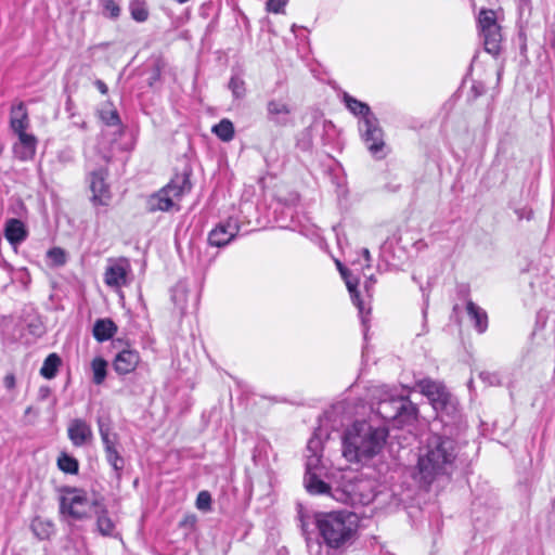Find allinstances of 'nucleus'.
<instances>
[{"label":"nucleus","instance_id":"nucleus-1","mask_svg":"<svg viewBox=\"0 0 555 555\" xmlns=\"http://www.w3.org/2000/svg\"><path fill=\"white\" fill-rule=\"evenodd\" d=\"M313 525L322 546L335 554L345 553L358 539L359 517L348 509L315 512Z\"/></svg>","mask_w":555,"mask_h":555},{"label":"nucleus","instance_id":"nucleus-2","mask_svg":"<svg viewBox=\"0 0 555 555\" xmlns=\"http://www.w3.org/2000/svg\"><path fill=\"white\" fill-rule=\"evenodd\" d=\"M457 443L454 439L440 435L430 436L420 449L417 476L422 483L429 486L441 476H449L455 468Z\"/></svg>","mask_w":555,"mask_h":555},{"label":"nucleus","instance_id":"nucleus-3","mask_svg":"<svg viewBox=\"0 0 555 555\" xmlns=\"http://www.w3.org/2000/svg\"><path fill=\"white\" fill-rule=\"evenodd\" d=\"M386 429L374 427L365 421L354 422L343 436V456L350 463H366L383 449Z\"/></svg>","mask_w":555,"mask_h":555},{"label":"nucleus","instance_id":"nucleus-4","mask_svg":"<svg viewBox=\"0 0 555 555\" xmlns=\"http://www.w3.org/2000/svg\"><path fill=\"white\" fill-rule=\"evenodd\" d=\"M191 175L190 167H184L181 172H177L168 184L147 198V210L150 212L169 211L172 208L179 210L178 203L192 190Z\"/></svg>","mask_w":555,"mask_h":555},{"label":"nucleus","instance_id":"nucleus-5","mask_svg":"<svg viewBox=\"0 0 555 555\" xmlns=\"http://www.w3.org/2000/svg\"><path fill=\"white\" fill-rule=\"evenodd\" d=\"M100 501L89 499L87 492L81 489L66 488L60 499V512L74 520L88 519Z\"/></svg>","mask_w":555,"mask_h":555},{"label":"nucleus","instance_id":"nucleus-6","mask_svg":"<svg viewBox=\"0 0 555 555\" xmlns=\"http://www.w3.org/2000/svg\"><path fill=\"white\" fill-rule=\"evenodd\" d=\"M376 411L385 421H398L399 424L410 423L417 415L416 405L402 397L379 401Z\"/></svg>","mask_w":555,"mask_h":555},{"label":"nucleus","instance_id":"nucleus-7","mask_svg":"<svg viewBox=\"0 0 555 555\" xmlns=\"http://www.w3.org/2000/svg\"><path fill=\"white\" fill-rule=\"evenodd\" d=\"M478 27L483 40L486 52L496 56L501 51V27L496 23V15L493 10H481L478 16Z\"/></svg>","mask_w":555,"mask_h":555},{"label":"nucleus","instance_id":"nucleus-8","mask_svg":"<svg viewBox=\"0 0 555 555\" xmlns=\"http://www.w3.org/2000/svg\"><path fill=\"white\" fill-rule=\"evenodd\" d=\"M359 131L366 149L377 159L386 156L384 131L379 125L377 117H370L365 120H360Z\"/></svg>","mask_w":555,"mask_h":555},{"label":"nucleus","instance_id":"nucleus-9","mask_svg":"<svg viewBox=\"0 0 555 555\" xmlns=\"http://www.w3.org/2000/svg\"><path fill=\"white\" fill-rule=\"evenodd\" d=\"M324 473H315V475H305L304 485L308 493L312 495L328 494L338 502L346 504H354L358 502L356 494L349 490H335L332 492L331 487L322 480Z\"/></svg>","mask_w":555,"mask_h":555},{"label":"nucleus","instance_id":"nucleus-10","mask_svg":"<svg viewBox=\"0 0 555 555\" xmlns=\"http://www.w3.org/2000/svg\"><path fill=\"white\" fill-rule=\"evenodd\" d=\"M241 229L240 221L235 217H229L227 220L219 222L209 233L208 243L215 247H224L229 245Z\"/></svg>","mask_w":555,"mask_h":555},{"label":"nucleus","instance_id":"nucleus-11","mask_svg":"<svg viewBox=\"0 0 555 555\" xmlns=\"http://www.w3.org/2000/svg\"><path fill=\"white\" fill-rule=\"evenodd\" d=\"M89 185L92 192V204L94 206H107L111 201V192L104 170L92 171L89 176Z\"/></svg>","mask_w":555,"mask_h":555},{"label":"nucleus","instance_id":"nucleus-12","mask_svg":"<svg viewBox=\"0 0 555 555\" xmlns=\"http://www.w3.org/2000/svg\"><path fill=\"white\" fill-rule=\"evenodd\" d=\"M417 387L428 398L435 410L444 409L451 399L446 387L434 380L423 379L418 382Z\"/></svg>","mask_w":555,"mask_h":555},{"label":"nucleus","instance_id":"nucleus-13","mask_svg":"<svg viewBox=\"0 0 555 555\" xmlns=\"http://www.w3.org/2000/svg\"><path fill=\"white\" fill-rule=\"evenodd\" d=\"M129 271L130 266L127 259L114 261L105 270L104 282L109 287L120 288L127 285Z\"/></svg>","mask_w":555,"mask_h":555},{"label":"nucleus","instance_id":"nucleus-14","mask_svg":"<svg viewBox=\"0 0 555 555\" xmlns=\"http://www.w3.org/2000/svg\"><path fill=\"white\" fill-rule=\"evenodd\" d=\"M67 436L74 447H82L93 439L91 426L82 418H74L68 423Z\"/></svg>","mask_w":555,"mask_h":555},{"label":"nucleus","instance_id":"nucleus-15","mask_svg":"<svg viewBox=\"0 0 555 555\" xmlns=\"http://www.w3.org/2000/svg\"><path fill=\"white\" fill-rule=\"evenodd\" d=\"M291 106L281 99H272L267 103V119L275 126L285 127L291 122Z\"/></svg>","mask_w":555,"mask_h":555},{"label":"nucleus","instance_id":"nucleus-16","mask_svg":"<svg viewBox=\"0 0 555 555\" xmlns=\"http://www.w3.org/2000/svg\"><path fill=\"white\" fill-rule=\"evenodd\" d=\"M140 362L139 352L134 349L119 351L113 361V367L119 375H126L135 370Z\"/></svg>","mask_w":555,"mask_h":555},{"label":"nucleus","instance_id":"nucleus-17","mask_svg":"<svg viewBox=\"0 0 555 555\" xmlns=\"http://www.w3.org/2000/svg\"><path fill=\"white\" fill-rule=\"evenodd\" d=\"M340 274L344 278L348 292L350 294L351 300L353 305L358 308L359 314L361 317L362 324L364 328H367V315L370 314L371 308H367L365 310L364 302L360 299L359 291H358V280L353 279L350 274L348 269H340Z\"/></svg>","mask_w":555,"mask_h":555},{"label":"nucleus","instance_id":"nucleus-18","mask_svg":"<svg viewBox=\"0 0 555 555\" xmlns=\"http://www.w3.org/2000/svg\"><path fill=\"white\" fill-rule=\"evenodd\" d=\"M18 141L13 146V153L22 162L34 158L37 150V139L34 134L18 133Z\"/></svg>","mask_w":555,"mask_h":555},{"label":"nucleus","instance_id":"nucleus-19","mask_svg":"<svg viewBox=\"0 0 555 555\" xmlns=\"http://www.w3.org/2000/svg\"><path fill=\"white\" fill-rule=\"evenodd\" d=\"M4 236L12 246L16 247L27 238L28 231L22 220L11 218L4 224Z\"/></svg>","mask_w":555,"mask_h":555},{"label":"nucleus","instance_id":"nucleus-20","mask_svg":"<svg viewBox=\"0 0 555 555\" xmlns=\"http://www.w3.org/2000/svg\"><path fill=\"white\" fill-rule=\"evenodd\" d=\"M321 441L318 438H311L308 441L307 449L311 454L307 455L306 475H315V473H324L325 467L322 465L321 454L319 450Z\"/></svg>","mask_w":555,"mask_h":555},{"label":"nucleus","instance_id":"nucleus-21","mask_svg":"<svg viewBox=\"0 0 555 555\" xmlns=\"http://www.w3.org/2000/svg\"><path fill=\"white\" fill-rule=\"evenodd\" d=\"M299 527L310 555H328V552L323 550L320 539L312 535V530L309 528L307 518L302 513L299 514Z\"/></svg>","mask_w":555,"mask_h":555},{"label":"nucleus","instance_id":"nucleus-22","mask_svg":"<svg viewBox=\"0 0 555 555\" xmlns=\"http://www.w3.org/2000/svg\"><path fill=\"white\" fill-rule=\"evenodd\" d=\"M92 515H94L96 518V529L99 533L103 537L113 535L115 530V522L109 517L108 511L103 503V500H101L99 504L95 505V509L93 511Z\"/></svg>","mask_w":555,"mask_h":555},{"label":"nucleus","instance_id":"nucleus-23","mask_svg":"<svg viewBox=\"0 0 555 555\" xmlns=\"http://www.w3.org/2000/svg\"><path fill=\"white\" fill-rule=\"evenodd\" d=\"M10 125L16 134L26 132L29 120L26 106L23 102H20L17 105L12 107Z\"/></svg>","mask_w":555,"mask_h":555},{"label":"nucleus","instance_id":"nucleus-24","mask_svg":"<svg viewBox=\"0 0 555 555\" xmlns=\"http://www.w3.org/2000/svg\"><path fill=\"white\" fill-rule=\"evenodd\" d=\"M466 312L469 320L474 323V327L477 330V332L485 333L488 328L487 312L472 300L466 304Z\"/></svg>","mask_w":555,"mask_h":555},{"label":"nucleus","instance_id":"nucleus-25","mask_svg":"<svg viewBox=\"0 0 555 555\" xmlns=\"http://www.w3.org/2000/svg\"><path fill=\"white\" fill-rule=\"evenodd\" d=\"M117 331L116 324L111 319H99L93 325V336L99 343L111 339Z\"/></svg>","mask_w":555,"mask_h":555},{"label":"nucleus","instance_id":"nucleus-26","mask_svg":"<svg viewBox=\"0 0 555 555\" xmlns=\"http://www.w3.org/2000/svg\"><path fill=\"white\" fill-rule=\"evenodd\" d=\"M343 100L350 113H352L354 116L361 117V120L367 119L369 116L375 117L371 111V107L366 103L349 95L348 93L344 94Z\"/></svg>","mask_w":555,"mask_h":555},{"label":"nucleus","instance_id":"nucleus-27","mask_svg":"<svg viewBox=\"0 0 555 555\" xmlns=\"http://www.w3.org/2000/svg\"><path fill=\"white\" fill-rule=\"evenodd\" d=\"M99 116L101 120L109 127H117V131L119 133L122 132V124L119 117V114L116 108L113 107L111 103H105L101 109L99 111Z\"/></svg>","mask_w":555,"mask_h":555},{"label":"nucleus","instance_id":"nucleus-28","mask_svg":"<svg viewBox=\"0 0 555 555\" xmlns=\"http://www.w3.org/2000/svg\"><path fill=\"white\" fill-rule=\"evenodd\" d=\"M211 131L223 142H229L234 138L233 122L227 118L215 125Z\"/></svg>","mask_w":555,"mask_h":555},{"label":"nucleus","instance_id":"nucleus-29","mask_svg":"<svg viewBox=\"0 0 555 555\" xmlns=\"http://www.w3.org/2000/svg\"><path fill=\"white\" fill-rule=\"evenodd\" d=\"M61 362V358L56 353H50L43 361L40 374L47 379L53 378L57 373Z\"/></svg>","mask_w":555,"mask_h":555},{"label":"nucleus","instance_id":"nucleus-30","mask_svg":"<svg viewBox=\"0 0 555 555\" xmlns=\"http://www.w3.org/2000/svg\"><path fill=\"white\" fill-rule=\"evenodd\" d=\"M30 528L34 534L40 540L48 539L53 533L54 530L52 522L39 517L35 518L31 521Z\"/></svg>","mask_w":555,"mask_h":555},{"label":"nucleus","instance_id":"nucleus-31","mask_svg":"<svg viewBox=\"0 0 555 555\" xmlns=\"http://www.w3.org/2000/svg\"><path fill=\"white\" fill-rule=\"evenodd\" d=\"M92 370V382L95 385H101L106 378L107 374V362L101 358L96 357L91 362Z\"/></svg>","mask_w":555,"mask_h":555},{"label":"nucleus","instance_id":"nucleus-32","mask_svg":"<svg viewBox=\"0 0 555 555\" xmlns=\"http://www.w3.org/2000/svg\"><path fill=\"white\" fill-rule=\"evenodd\" d=\"M57 467L65 474L76 475L79 470V463L67 453H62L57 459Z\"/></svg>","mask_w":555,"mask_h":555},{"label":"nucleus","instance_id":"nucleus-33","mask_svg":"<svg viewBox=\"0 0 555 555\" xmlns=\"http://www.w3.org/2000/svg\"><path fill=\"white\" fill-rule=\"evenodd\" d=\"M131 17L137 22H145L149 17V11L145 0H131L129 3Z\"/></svg>","mask_w":555,"mask_h":555},{"label":"nucleus","instance_id":"nucleus-34","mask_svg":"<svg viewBox=\"0 0 555 555\" xmlns=\"http://www.w3.org/2000/svg\"><path fill=\"white\" fill-rule=\"evenodd\" d=\"M104 452H105V457H106L107 462L113 467L116 475L119 477L124 469V466H125L124 457L120 455L117 448L111 449V450H107Z\"/></svg>","mask_w":555,"mask_h":555},{"label":"nucleus","instance_id":"nucleus-35","mask_svg":"<svg viewBox=\"0 0 555 555\" xmlns=\"http://www.w3.org/2000/svg\"><path fill=\"white\" fill-rule=\"evenodd\" d=\"M229 89L231 90L235 99H242L245 96V82L242 78L237 76L231 77L229 81Z\"/></svg>","mask_w":555,"mask_h":555},{"label":"nucleus","instance_id":"nucleus-36","mask_svg":"<svg viewBox=\"0 0 555 555\" xmlns=\"http://www.w3.org/2000/svg\"><path fill=\"white\" fill-rule=\"evenodd\" d=\"M100 437H107V435H116L113 433L112 421L108 416H99L96 420Z\"/></svg>","mask_w":555,"mask_h":555},{"label":"nucleus","instance_id":"nucleus-37","mask_svg":"<svg viewBox=\"0 0 555 555\" xmlns=\"http://www.w3.org/2000/svg\"><path fill=\"white\" fill-rule=\"evenodd\" d=\"M104 12L112 18H117L120 14V8L114 0H102Z\"/></svg>","mask_w":555,"mask_h":555},{"label":"nucleus","instance_id":"nucleus-38","mask_svg":"<svg viewBox=\"0 0 555 555\" xmlns=\"http://www.w3.org/2000/svg\"><path fill=\"white\" fill-rule=\"evenodd\" d=\"M287 1L288 0H268L266 4L267 11L274 14L283 13Z\"/></svg>","mask_w":555,"mask_h":555},{"label":"nucleus","instance_id":"nucleus-39","mask_svg":"<svg viewBox=\"0 0 555 555\" xmlns=\"http://www.w3.org/2000/svg\"><path fill=\"white\" fill-rule=\"evenodd\" d=\"M211 496L207 491H201L196 499V507L201 511H207L210 507Z\"/></svg>","mask_w":555,"mask_h":555},{"label":"nucleus","instance_id":"nucleus-40","mask_svg":"<svg viewBox=\"0 0 555 555\" xmlns=\"http://www.w3.org/2000/svg\"><path fill=\"white\" fill-rule=\"evenodd\" d=\"M48 257L55 263V264H64L66 261L65 253L62 248L54 247L48 251Z\"/></svg>","mask_w":555,"mask_h":555},{"label":"nucleus","instance_id":"nucleus-41","mask_svg":"<svg viewBox=\"0 0 555 555\" xmlns=\"http://www.w3.org/2000/svg\"><path fill=\"white\" fill-rule=\"evenodd\" d=\"M479 377L489 386H496L501 384V378L498 373L480 372Z\"/></svg>","mask_w":555,"mask_h":555},{"label":"nucleus","instance_id":"nucleus-42","mask_svg":"<svg viewBox=\"0 0 555 555\" xmlns=\"http://www.w3.org/2000/svg\"><path fill=\"white\" fill-rule=\"evenodd\" d=\"M102 443L104 446V451L115 449L118 444V436L116 435H107V437L101 438Z\"/></svg>","mask_w":555,"mask_h":555},{"label":"nucleus","instance_id":"nucleus-43","mask_svg":"<svg viewBox=\"0 0 555 555\" xmlns=\"http://www.w3.org/2000/svg\"><path fill=\"white\" fill-rule=\"evenodd\" d=\"M196 516L195 515H186L181 521H180V526L181 527H184V528H188V529H193L196 525Z\"/></svg>","mask_w":555,"mask_h":555},{"label":"nucleus","instance_id":"nucleus-44","mask_svg":"<svg viewBox=\"0 0 555 555\" xmlns=\"http://www.w3.org/2000/svg\"><path fill=\"white\" fill-rule=\"evenodd\" d=\"M3 386L8 389V390H12L15 388L16 386V378H15V375L13 373H8L4 378H3Z\"/></svg>","mask_w":555,"mask_h":555},{"label":"nucleus","instance_id":"nucleus-45","mask_svg":"<svg viewBox=\"0 0 555 555\" xmlns=\"http://www.w3.org/2000/svg\"><path fill=\"white\" fill-rule=\"evenodd\" d=\"M95 86L98 88V90L102 93V94H106L107 91H108V88L106 86V83L102 80H96L95 81Z\"/></svg>","mask_w":555,"mask_h":555},{"label":"nucleus","instance_id":"nucleus-46","mask_svg":"<svg viewBox=\"0 0 555 555\" xmlns=\"http://www.w3.org/2000/svg\"><path fill=\"white\" fill-rule=\"evenodd\" d=\"M50 395V388L49 387H41L39 389V398L41 400H44L46 398H48Z\"/></svg>","mask_w":555,"mask_h":555},{"label":"nucleus","instance_id":"nucleus-47","mask_svg":"<svg viewBox=\"0 0 555 555\" xmlns=\"http://www.w3.org/2000/svg\"><path fill=\"white\" fill-rule=\"evenodd\" d=\"M362 255L366 261V267L369 268L370 267V261H371V254H370V250L367 248H363L362 249Z\"/></svg>","mask_w":555,"mask_h":555},{"label":"nucleus","instance_id":"nucleus-48","mask_svg":"<svg viewBox=\"0 0 555 555\" xmlns=\"http://www.w3.org/2000/svg\"><path fill=\"white\" fill-rule=\"evenodd\" d=\"M531 0H519V9L522 11L528 8Z\"/></svg>","mask_w":555,"mask_h":555},{"label":"nucleus","instance_id":"nucleus-49","mask_svg":"<svg viewBox=\"0 0 555 555\" xmlns=\"http://www.w3.org/2000/svg\"><path fill=\"white\" fill-rule=\"evenodd\" d=\"M424 297H425V301L427 302V300H428V295H425V294H424ZM426 313H427V306L423 309V315H424V318L426 317Z\"/></svg>","mask_w":555,"mask_h":555},{"label":"nucleus","instance_id":"nucleus-50","mask_svg":"<svg viewBox=\"0 0 555 555\" xmlns=\"http://www.w3.org/2000/svg\"><path fill=\"white\" fill-rule=\"evenodd\" d=\"M337 267H338V269H339V270H340V269H345V268L341 266V263H340V262H337Z\"/></svg>","mask_w":555,"mask_h":555},{"label":"nucleus","instance_id":"nucleus-51","mask_svg":"<svg viewBox=\"0 0 555 555\" xmlns=\"http://www.w3.org/2000/svg\"><path fill=\"white\" fill-rule=\"evenodd\" d=\"M159 76V70L156 69V73H155V78Z\"/></svg>","mask_w":555,"mask_h":555}]
</instances>
